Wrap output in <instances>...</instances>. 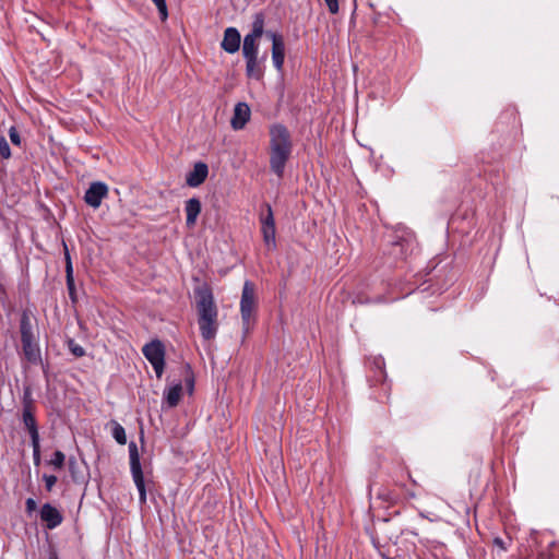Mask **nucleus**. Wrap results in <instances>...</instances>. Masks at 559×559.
I'll return each instance as SVG.
<instances>
[{
  "instance_id": "f257e3e1",
  "label": "nucleus",
  "mask_w": 559,
  "mask_h": 559,
  "mask_svg": "<svg viewBox=\"0 0 559 559\" xmlns=\"http://www.w3.org/2000/svg\"><path fill=\"white\" fill-rule=\"evenodd\" d=\"M269 133L270 168L278 178H282L293 151L290 133L282 123L271 126Z\"/></svg>"
},
{
  "instance_id": "f03ea898",
  "label": "nucleus",
  "mask_w": 559,
  "mask_h": 559,
  "mask_svg": "<svg viewBox=\"0 0 559 559\" xmlns=\"http://www.w3.org/2000/svg\"><path fill=\"white\" fill-rule=\"evenodd\" d=\"M257 297L255 286L251 281L243 283L241 299H240V313L242 321L243 334H248L255 322Z\"/></svg>"
},
{
  "instance_id": "7ed1b4c3",
  "label": "nucleus",
  "mask_w": 559,
  "mask_h": 559,
  "mask_svg": "<svg viewBox=\"0 0 559 559\" xmlns=\"http://www.w3.org/2000/svg\"><path fill=\"white\" fill-rule=\"evenodd\" d=\"M198 319L217 318L218 310L211 287L203 284L195 288Z\"/></svg>"
},
{
  "instance_id": "20e7f679",
  "label": "nucleus",
  "mask_w": 559,
  "mask_h": 559,
  "mask_svg": "<svg viewBox=\"0 0 559 559\" xmlns=\"http://www.w3.org/2000/svg\"><path fill=\"white\" fill-rule=\"evenodd\" d=\"M264 33V15L257 13L253 17L251 32L248 33L242 43L243 58L257 57L259 53L258 39Z\"/></svg>"
},
{
  "instance_id": "39448f33",
  "label": "nucleus",
  "mask_w": 559,
  "mask_h": 559,
  "mask_svg": "<svg viewBox=\"0 0 559 559\" xmlns=\"http://www.w3.org/2000/svg\"><path fill=\"white\" fill-rule=\"evenodd\" d=\"M129 457H130V471L132 475V479L135 484V487L139 491V500L141 504L146 502V487L144 475L140 462V454L138 451V447L135 442L131 441L129 443Z\"/></svg>"
},
{
  "instance_id": "423d86ee",
  "label": "nucleus",
  "mask_w": 559,
  "mask_h": 559,
  "mask_svg": "<svg viewBox=\"0 0 559 559\" xmlns=\"http://www.w3.org/2000/svg\"><path fill=\"white\" fill-rule=\"evenodd\" d=\"M23 411L22 418L23 423L28 431L31 438V444L33 447V452L35 453V404L33 399V389L31 385H26L23 392L22 400Z\"/></svg>"
},
{
  "instance_id": "0eeeda50",
  "label": "nucleus",
  "mask_w": 559,
  "mask_h": 559,
  "mask_svg": "<svg viewBox=\"0 0 559 559\" xmlns=\"http://www.w3.org/2000/svg\"><path fill=\"white\" fill-rule=\"evenodd\" d=\"M144 357L152 365L156 377L160 378L165 368V346L159 340H153L142 348Z\"/></svg>"
},
{
  "instance_id": "6e6552de",
  "label": "nucleus",
  "mask_w": 559,
  "mask_h": 559,
  "mask_svg": "<svg viewBox=\"0 0 559 559\" xmlns=\"http://www.w3.org/2000/svg\"><path fill=\"white\" fill-rule=\"evenodd\" d=\"M22 349L28 362L35 361V345L29 317L26 312L21 318Z\"/></svg>"
},
{
  "instance_id": "1a4fd4ad",
  "label": "nucleus",
  "mask_w": 559,
  "mask_h": 559,
  "mask_svg": "<svg viewBox=\"0 0 559 559\" xmlns=\"http://www.w3.org/2000/svg\"><path fill=\"white\" fill-rule=\"evenodd\" d=\"M108 195V186L102 181L92 182L85 191L84 201L93 209H98L103 199Z\"/></svg>"
},
{
  "instance_id": "9d476101",
  "label": "nucleus",
  "mask_w": 559,
  "mask_h": 559,
  "mask_svg": "<svg viewBox=\"0 0 559 559\" xmlns=\"http://www.w3.org/2000/svg\"><path fill=\"white\" fill-rule=\"evenodd\" d=\"M39 518L47 530L58 527L63 521L61 510L50 503H44L41 506L39 510Z\"/></svg>"
},
{
  "instance_id": "9b49d317",
  "label": "nucleus",
  "mask_w": 559,
  "mask_h": 559,
  "mask_svg": "<svg viewBox=\"0 0 559 559\" xmlns=\"http://www.w3.org/2000/svg\"><path fill=\"white\" fill-rule=\"evenodd\" d=\"M266 35L272 40L273 64L277 71H282L285 60V43L283 36L274 32H267Z\"/></svg>"
},
{
  "instance_id": "f8f14e48",
  "label": "nucleus",
  "mask_w": 559,
  "mask_h": 559,
  "mask_svg": "<svg viewBox=\"0 0 559 559\" xmlns=\"http://www.w3.org/2000/svg\"><path fill=\"white\" fill-rule=\"evenodd\" d=\"M250 108L246 103H238L234 108L230 124L234 130H241L250 119Z\"/></svg>"
},
{
  "instance_id": "ddd939ff",
  "label": "nucleus",
  "mask_w": 559,
  "mask_h": 559,
  "mask_svg": "<svg viewBox=\"0 0 559 559\" xmlns=\"http://www.w3.org/2000/svg\"><path fill=\"white\" fill-rule=\"evenodd\" d=\"M209 175V167L205 163L199 162L194 164L193 169L188 173L186 182L189 187L197 188L202 185Z\"/></svg>"
},
{
  "instance_id": "4468645a",
  "label": "nucleus",
  "mask_w": 559,
  "mask_h": 559,
  "mask_svg": "<svg viewBox=\"0 0 559 559\" xmlns=\"http://www.w3.org/2000/svg\"><path fill=\"white\" fill-rule=\"evenodd\" d=\"M240 33L235 27H228L224 32V38L222 40V48L228 53H235L240 48Z\"/></svg>"
},
{
  "instance_id": "2eb2a0df",
  "label": "nucleus",
  "mask_w": 559,
  "mask_h": 559,
  "mask_svg": "<svg viewBox=\"0 0 559 559\" xmlns=\"http://www.w3.org/2000/svg\"><path fill=\"white\" fill-rule=\"evenodd\" d=\"M202 204L198 198H190L185 203L186 225L192 228L197 224L198 216L201 213Z\"/></svg>"
},
{
  "instance_id": "dca6fc26",
  "label": "nucleus",
  "mask_w": 559,
  "mask_h": 559,
  "mask_svg": "<svg viewBox=\"0 0 559 559\" xmlns=\"http://www.w3.org/2000/svg\"><path fill=\"white\" fill-rule=\"evenodd\" d=\"M198 324H199L201 336L205 341H211V340L215 338L217 331H218L217 318L198 319Z\"/></svg>"
},
{
  "instance_id": "f3484780",
  "label": "nucleus",
  "mask_w": 559,
  "mask_h": 559,
  "mask_svg": "<svg viewBox=\"0 0 559 559\" xmlns=\"http://www.w3.org/2000/svg\"><path fill=\"white\" fill-rule=\"evenodd\" d=\"M246 60V75L249 79L261 80L264 74L263 66L257 57L245 58Z\"/></svg>"
},
{
  "instance_id": "a211bd4d",
  "label": "nucleus",
  "mask_w": 559,
  "mask_h": 559,
  "mask_svg": "<svg viewBox=\"0 0 559 559\" xmlns=\"http://www.w3.org/2000/svg\"><path fill=\"white\" fill-rule=\"evenodd\" d=\"M181 392V383H176L164 391V402L169 408L176 407L179 404Z\"/></svg>"
},
{
  "instance_id": "6ab92c4d",
  "label": "nucleus",
  "mask_w": 559,
  "mask_h": 559,
  "mask_svg": "<svg viewBox=\"0 0 559 559\" xmlns=\"http://www.w3.org/2000/svg\"><path fill=\"white\" fill-rule=\"evenodd\" d=\"M66 281H67V287L69 292V296L73 302L76 301V295H75V286H74V277H73V266L71 258L66 252Z\"/></svg>"
},
{
  "instance_id": "aec40b11",
  "label": "nucleus",
  "mask_w": 559,
  "mask_h": 559,
  "mask_svg": "<svg viewBox=\"0 0 559 559\" xmlns=\"http://www.w3.org/2000/svg\"><path fill=\"white\" fill-rule=\"evenodd\" d=\"M413 249V243L408 239H400L392 242L390 253L397 259H405L408 251Z\"/></svg>"
},
{
  "instance_id": "412c9836",
  "label": "nucleus",
  "mask_w": 559,
  "mask_h": 559,
  "mask_svg": "<svg viewBox=\"0 0 559 559\" xmlns=\"http://www.w3.org/2000/svg\"><path fill=\"white\" fill-rule=\"evenodd\" d=\"M261 233L263 236V241L265 246L274 250L276 248V228L275 226H261Z\"/></svg>"
},
{
  "instance_id": "4be33fe9",
  "label": "nucleus",
  "mask_w": 559,
  "mask_h": 559,
  "mask_svg": "<svg viewBox=\"0 0 559 559\" xmlns=\"http://www.w3.org/2000/svg\"><path fill=\"white\" fill-rule=\"evenodd\" d=\"M558 550V545L550 542L545 549L538 551L536 559H556Z\"/></svg>"
},
{
  "instance_id": "5701e85b",
  "label": "nucleus",
  "mask_w": 559,
  "mask_h": 559,
  "mask_svg": "<svg viewBox=\"0 0 559 559\" xmlns=\"http://www.w3.org/2000/svg\"><path fill=\"white\" fill-rule=\"evenodd\" d=\"M47 463L56 471L61 469L66 463V455L61 451L57 450Z\"/></svg>"
},
{
  "instance_id": "b1692460",
  "label": "nucleus",
  "mask_w": 559,
  "mask_h": 559,
  "mask_svg": "<svg viewBox=\"0 0 559 559\" xmlns=\"http://www.w3.org/2000/svg\"><path fill=\"white\" fill-rule=\"evenodd\" d=\"M112 437L119 444L123 445L127 443L126 430L120 424L116 421H114Z\"/></svg>"
},
{
  "instance_id": "393cba45",
  "label": "nucleus",
  "mask_w": 559,
  "mask_h": 559,
  "mask_svg": "<svg viewBox=\"0 0 559 559\" xmlns=\"http://www.w3.org/2000/svg\"><path fill=\"white\" fill-rule=\"evenodd\" d=\"M157 8L160 21L165 22L168 19V9L166 0H151Z\"/></svg>"
},
{
  "instance_id": "a878e982",
  "label": "nucleus",
  "mask_w": 559,
  "mask_h": 559,
  "mask_svg": "<svg viewBox=\"0 0 559 559\" xmlns=\"http://www.w3.org/2000/svg\"><path fill=\"white\" fill-rule=\"evenodd\" d=\"M261 226H275L274 215L270 204H266V214L261 216Z\"/></svg>"
},
{
  "instance_id": "bb28decb",
  "label": "nucleus",
  "mask_w": 559,
  "mask_h": 559,
  "mask_svg": "<svg viewBox=\"0 0 559 559\" xmlns=\"http://www.w3.org/2000/svg\"><path fill=\"white\" fill-rule=\"evenodd\" d=\"M0 155L4 159H8L11 157L10 145L3 135H0Z\"/></svg>"
},
{
  "instance_id": "cd10ccee",
  "label": "nucleus",
  "mask_w": 559,
  "mask_h": 559,
  "mask_svg": "<svg viewBox=\"0 0 559 559\" xmlns=\"http://www.w3.org/2000/svg\"><path fill=\"white\" fill-rule=\"evenodd\" d=\"M43 480L45 483V489L48 492H50L52 490L53 486L56 485L58 478L55 475L44 474L43 475Z\"/></svg>"
},
{
  "instance_id": "c85d7f7f",
  "label": "nucleus",
  "mask_w": 559,
  "mask_h": 559,
  "mask_svg": "<svg viewBox=\"0 0 559 559\" xmlns=\"http://www.w3.org/2000/svg\"><path fill=\"white\" fill-rule=\"evenodd\" d=\"M9 136H10V140L11 142L14 144V145H17L20 146L21 145V136H20V133L19 131L16 130L15 127H11L10 130H9Z\"/></svg>"
},
{
  "instance_id": "c756f323",
  "label": "nucleus",
  "mask_w": 559,
  "mask_h": 559,
  "mask_svg": "<svg viewBox=\"0 0 559 559\" xmlns=\"http://www.w3.org/2000/svg\"><path fill=\"white\" fill-rule=\"evenodd\" d=\"M331 14H337L340 11L338 0H324Z\"/></svg>"
},
{
  "instance_id": "7c9ffc66",
  "label": "nucleus",
  "mask_w": 559,
  "mask_h": 559,
  "mask_svg": "<svg viewBox=\"0 0 559 559\" xmlns=\"http://www.w3.org/2000/svg\"><path fill=\"white\" fill-rule=\"evenodd\" d=\"M70 349L76 357H82L85 354L83 347L74 344L73 341L70 342Z\"/></svg>"
},
{
  "instance_id": "2f4dec72",
  "label": "nucleus",
  "mask_w": 559,
  "mask_h": 559,
  "mask_svg": "<svg viewBox=\"0 0 559 559\" xmlns=\"http://www.w3.org/2000/svg\"><path fill=\"white\" fill-rule=\"evenodd\" d=\"M374 365H376V367H377V369L379 371L378 380L379 381H384V379H385V371L383 369V362L380 359H376L374 360Z\"/></svg>"
},
{
  "instance_id": "473e14b6",
  "label": "nucleus",
  "mask_w": 559,
  "mask_h": 559,
  "mask_svg": "<svg viewBox=\"0 0 559 559\" xmlns=\"http://www.w3.org/2000/svg\"><path fill=\"white\" fill-rule=\"evenodd\" d=\"M493 545L497 546L502 551H506L508 548L506 542L501 537H495Z\"/></svg>"
},
{
  "instance_id": "72a5a7b5",
  "label": "nucleus",
  "mask_w": 559,
  "mask_h": 559,
  "mask_svg": "<svg viewBox=\"0 0 559 559\" xmlns=\"http://www.w3.org/2000/svg\"><path fill=\"white\" fill-rule=\"evenodd\" d=\"M68 465H69V469L73 476V479L76 481V478H75V475H74V471H75V467L78 465L76 463V460L74 457H71L69 461H68Z\"/></svg>"
},
{
  "instance_id": "f704fd0d",
  "label": "nucleus",
  "mask_w": 559,
  "mask_h": 559,
  "mask_svg": "<svg viewBox=\"0 0 559 559\" xmlns=\"http://www.w3.org/2000/svg\"><path fill=\"white\" fill-rule=\"evenodd\" d=\"M26 507L29 514H32L35 511V499L28 498L26 500Z\"/></svg>"
},
{
  "instance_id": "c9c22d12",
  "label": "nucleus",
  "mask_w": 559,
  "mask_h": 559,
  "mask_svg": "<svg viewBox=\"0 0 559 559\" xmlns=\"http://www.w3.org/2000/svg\"><path fill=\"white\" fill-rule=\"evenodd\" d=\"M186 384H187V386L190 389V391H192V390H193V386H194V379H193V377H192V376H191V377H187V378H186Z\"/></svg>"
},
{
  "instance_id": "e433bc0d",
  "label": "nucleus",
  "mask_w": 559,
  "mask_h": 559,
  "mask_svg": "<svg viewBox=\"0 0 559 559\" xmlns=\"http://www.w3.org/2000/svg\"><path fill=\"white\" fill-rule=\"evenodd\" d=\"M531 542H532L534 545H537V544H538L537 536H536L535 534L531 535Z\"/></svg>"
},
{
  "instance_id": "4c0bfd02",
  "label": "nucleus",
  "mask_w": 559,
  "mask_h": 559,
  "mask_svg": "<svg viewBox=\"0 0 559 559\" xmlns=\"http://www.w3.org/2000/svg\"><path fill=\"white\" fill-rule=\"evenodd\" d=\"M49 559H58V556L55 551H50Z\"/></svg>"
},
{
  "instance_id": "58836bf2",
  "label": "nucleus",
  "mask_w": 559,
  "mask_h": 559,
  "mask_svg": "<svg viewBox=\"0 0 559 559\" xmlns=\"http://www.w3.org/2000/svg\"><path fill=\"white\" fill-rule=\"evenodd\" d=\"M37 465L39 464V450L37 449V459H36Z\"/></svg>"
}]
</instances>
